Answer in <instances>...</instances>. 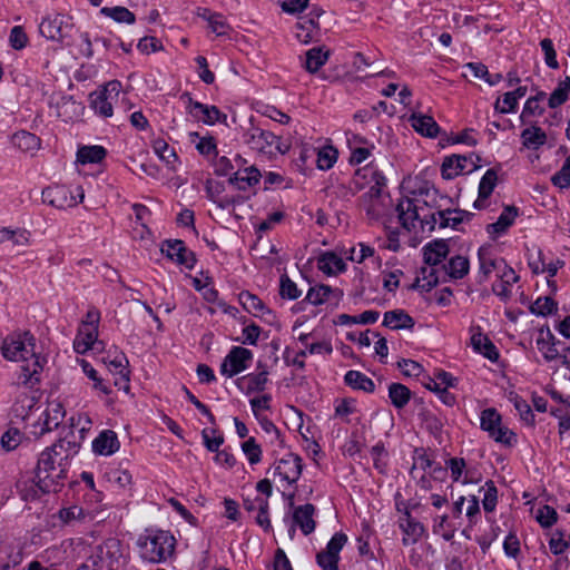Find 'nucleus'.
I'll return each instance as SVG.
<instances>
[{"mask_svg": "<svg viewBox=\"0 0 570 570\" xmlns=\"http://www.w3.org/2000/svg\"><path fill=\"white\" fill-rule=\"evenodd\" d=\"M352 183L357 190L365 185H370L360 198V205L365 210L370 219H380L389 216L393 212V203L386 188V177L377 169L376 166L370 164L356 170Z\"/></svg>", "mask_w": 570, "mask_h": 570, "instance_id": "obj_1", "label": "nucleus"}, {"mask_svg": "<svg viewBox=\"0 0 570 570\" xmlns=\"http://www.w3.org/2000/svg\"><path fill=\"white\" fill-rule=\"evenodd\" d=\"M36 338L30 332L8 335L1 343L2 356L11 362H22L21 383L33 387L40 382L46 360L35 352Z\"/></svg>", "mask_w": 570, "mask_h": 570, "instance_id": "obj_2", "label": "nucleus"}, {"mask_svg": "<svg viewBox=\"0 0 570 570\" xmlns=\"http://www.w3.org/2000/svg\"><path fill=\"white\" fill-rule=\"evenodd\" d=\"M129 547L117 538H109L90 549L78 570H127Z\"/></svg>", "mask_w": 570, "mask_h": 570, "instance_id": "obj_3", "label": "nucleus"}, {"mask_svg": "<svg viewBox=\"0 0 570 570\" xmlns=\"http://www.w3.org/2000/svg\"><path fill=\"white\" fill-rule=\"evenodd\" d=\"M423 194L430 197L429 190L425 193L421 190L420 196ZM433 205L422 197H403L396 204L395 212L397 213L401 226L407 232L414 229L417 224H420L423 232H432L436 226V217L435 214H433Z\"/></svg>", "mask_w": 570, "mask_h": 570, "instance_id": "obj_4", "label": "nucleus"}, {"mask_svg": "<svg viewBox=\"0 0 570 570\" xmlns=\"http://www.w3.org/2000/svg\"><path fill=\"white\" fill-rule=\"evenodd\" d=\"M69 464L50 456V452H41L35 469L33 483L36 490L33 495L57 493L63 487L68 478Z\"/></svg>", "mask_w": 570, "mask_h": 570, "instance_id": "obj_5", "label": "nucleus"}, {"mask_svg": "<svg viewBox=\"0 0 570 570\" xmlns=\"http://www.w3.org/2000/svg\"><path fill=\"white\" fill-rule=\"evenodd\" d=\"M175 547V537L160 529H146L137 539L140 558L151 563L166 562L174 554Z\"/></svg>", "mask_w": 570, "mask_h": 570, "instance_id": "obj_6", "label": "nucleus"}, {"mask_svg": "<svg viewBox=\"0 0 570 570\" xmlns=\"http://www.w3.org/2000/svg\"><path fill=\"white\" fill-rule=\"evenodd\" d=\"M75 419H70L69 425H63L59 432L58 440L42 452H50V456L61 462L70 463L81 448L85 429L75 430Z\"/></svg>", "mask_w": 570, "mask_h": 570, "instance_id": "obj_7", "label": "nucleus"}, {"mask_svg": "<svg viewBox=\"0 0 570 570\" xmlns=\"http://www.w3.org/2000/svg\"><path fill=\"white\" fill-rule=\"evenodd\" d=\"M244 142L253 150L272 158L277 154L284 155L289 150V145L282 141L281 137L269 130L250 126L244 135Z\"/></svg>", "mask_w": 570, "mask_h": 570, "instance_id": "obj_8", "label": "nucleus"}, {"mask_svg": "<svg viewBox=\"0 0 570 570\" xmlns=\"http://www.w3.org/2000/svg\"><path fill=\"white\" fill-rule=\"evenodd\" d=\"M480 428L489 438L507 446L517 444V434L502 425V416L494 407L484 409L480 415Z\"/></svg>", "mask_w": 570, "mask_h": 570, "instance_id": "obj_9", "label": "nucleus"}, {"mask_svg": "<svg viewBox=\"0 0 570 570\" xmlns=\"http://www.w3.org/2000/svg\"><path fill=\"white\" fill-rule=\"evenodd\" d=\"M72 29V18L57 12L48 13L39 23L40 35L59 43L71 37Z\"/></svg>", "mask_w": 570, "mask_h": 570, "instance_id": "obj_10", "label": "nucleus"}, {"mask_svg": "<svg viewBox=\"0 0 570 570\" xmlns=\"http://www.w3.org/2000/svg\"><path fill=\"white\" fill-rule=\"evenodd\" d=\"M76 191L75 195L67 186L52 185L42 190V202L58 209L75 207L85 197L80 186L76 188Z\"/></svg>", "mask_w": 570, "mask_h": 570, "instance_id": "obj_11", "label": "nucleus"}, {"mask_svg": "<svg viewBox=\"0 0 570 570\" xmlns=\"http://www.w3.org/2000/svg\"><path fill=\"white\" fill-rule=\"evenodd\" d=\"M253 352L242 346H233L220 364V374L233 377L247 370L253 361Z\"/></svg>", "mask_w": 570, "mask_h": 570, "instance_id": "obj_12", "label": "nucleus"}, {"mask_svg": "<svg viewBox=\"0 0 570 570\" xmlns=\"http://www.w3.org/2000/svg\"><path fill=\"white\" fill-rule=\"evenodd\" d=\"M160 252L169 261L187 269H193L197 262L195 253L188 249L181 239H165L160 245Z\"/></svg>", "mask_w": 570, "mask_h": 570, "instance_id": "obj_13", "label": "nucleus"}, {"mask_svg": "<svg viewBox=\"0 0 570 570\" xmlns=\"http://www.w3.org/2000/svg\"><path fill=\"white\" fill-rule=\"evenodd\" d=\"M187 99V111L188 114L202 121L205 125L213 126L216 122H225L227 116L223 114L216 106L205 105L199 101H196L191 98L189 92H184L181 95V99Z\"/></svg>", "mask_w": 570, "mask_h": 570, "instance_id": "obj_14", "label": "nucleus"}, {"mask_svg": "<svg viewBox=\"0 0 570 570\" xmlns=\"http://www.w3.org/2000/svg\"><path fill=\"white\" fill-rule=\"evenodd\" d=\"M271 470H273L274 476H279L281 481L292 485L297 482L302 474V459L296 454L288 453L285 458L276 460L267 473Z\"/></svg>", "mask_w": 570, "mask_h": 570, "instance_id": "obj_15", "label": "nucleus"}, {"mask_svg": "<svg viewBox=\"0 0 570 570\" xmlns=\"http://www.w3.org/2000/svg\"><path fill=\"white\" fill-rule=\"evenodd\" d=\"M66 415V411L61 403H49L45 412L40 415L37 425L40 426V431L35 434L42 436L46 433L58 429Z\"/></svg>", "mask_w": 570, "mask_h": 570, "instance_id": "obj_16", "label": "nucleus"}, {"mask_svg": "<svg viewBox=\"0 0 570 570\" xmlns=\"http://www.w3.org/2000/svg\"><path fill=\"white\" fill-rule=\"evenodd\" d=\"M258 373H249L237 380L238 386L242 391L249 395L256 392H263L268 382V371L266 365L262 362L257 363Z\"/></svg>", "mask_w": 570, "mask_h": 570, "instance_id": "obj_17", "label": "nucleus"}, {"mask_svg": "<svg viewBox=\"0 0 570 570\" xmlns=\"http://www.w3.org/2000/svg\"><path fill=\"white\" fill-rule=\"evenodd\" d=\"M343 297V291L340 288H333L325 284L313 286L308 289L305 301L312 305L318 306L324 303H333L337 305Z\"/></svg>", "mask_w": 570, "mask_h": 570, "instance_id": "obj_18", "label": "nucleus"}, {"mask_svg": "<svg viewBox=\"0 0 570 570\" xmlns=\"http://www.w3.org/2000/svg\"><path fill=\"white\" fill-rule=\"evenodd\" d=\"M519 216V208L509 205L503 208L497 222L487 226V233L491 239H497L501 235L505 234L508 229L513 225L515 218Z\"/></svg>", "mask_w": 570, "mask_h": 570, "instance_id": "obj_19", "label": "nucleus"}, {"mask_svg": "<svg viewBox=\"0 0 570 570\" xmlns=\"http://www.w3.org/2000/svg\"><path fill=\"white\" fill-rule=\"evenodd\" d=\"M471 345L476 353L482 354L491 362H497L500 357V353L492 341L482 333L480 326H473L471 328Z\"/></svg>", "mask_w": 570, "mask_h": 570, "instance_id": "obj_20", "label": "nucleus"}, {"mask_svg": "<svg viewBox=\"0 0 570 570\" xmlns=\"http://www.w3.org/2000/svg\"><path fill=\"white\" fill-rule=\"evenodd\" d=\"M479 259V283L485 282L492 272L499 273L501 266H504V259L493 257L491 248L481 246L478 250Z\"/></svg>", "mask_w": 570, "mask_h": 570, "instance_id": "obj_21", "label": "nucleus"}, {"mask_svg": "<svg viewBox=\"0 0 570 570\" xmlns=\"http://www.w3.org/2000/svg\"><path fill=\"white\" fill-rule=\"evenodd\" d=\"M433 214L440 228L452 227L453 229H458L460 224L470 222L474 216L473 213L462 209H433Z\"/></svg>", "mask_w": 570, "mask_h": 570, "instance_id": "obj_22", "label": "nucleus"}, {"mask_svg": "<svg viewBox=\"0 0 570 570\" xmlns=\"http://www.w3.org/2000/svg\"><path fill=\"white\" fill-rule=\"evenodd\" d=\"M448 242L440 238L426 243L422 248L424 263L431 267L442 263L450 252Z\"/></svg>", "mask_w": 570, "mask_h": 570, "instance_id": "obj_23", "label": "nucleus"}, {"mask_svg": "<svg viewBox=\"0 0 570 570\" xmlns=\"http://www.w3.org/2000/svg\"><path fill=\"white\" fill-rule=\"evenodd\" d=\"M409 121L412 128L424 137L436 138L440 134L441 128L432 116L422 112H413Z\"/></svg>", "mask_w": 570, "mask_h": 570, "instance_id": "obj_24", "label": "nucleus"}, {"mask_svg": "<svg viewBox=\"0 0 570 570\" xmlns=\"http://www.w3.org/2000/svg\"><path fill=\"white\" fill-rule=\"evenodd\" d=\"M262 178V174L255 166L244 167L237 169L230 175L228 183L239 190H247L248 188L257 185Z\"/></svg>", "mask_w": 570, "mask_h": 570, "instance_id": "obj_25", "label": "nucleus"}, {"mask_svg": "<svg viewBox=\"0 0 570 570\" xmlns=\"http://www.w3.org/2000/svg\"><path fill=\"white\" fill-rule=\"evenodd\" d=\"M314 513L315 507L312 503L298 505L293 512V523L299 527L304 535H308L315 530Z\"/></svg>", "mask_w": 570, "mask_h": 570, "instance_id": "obj_26", "label": "nucleus"}, {"mask_svg": "<svg viewBox=\"0 0 570 570\" xmlns=\"http://www.w3.org/2000/svg\"><path fill=\"white\" fill-rule=\"evenodd\" d=\"M120 443L116 432L105 430L92 441V451L98 455H111L119 450Z\"/></svg>", "mask_w": 570, "mask_h": 570, "instance_id": "obj_27", "label": "nucleus"}, {"mask_svg": "<svg viewBox=\"0 0 570 570\" xmlns=\"http://www.w3.org/2000/svg\"><path fill=\"white\" fill-rule=\"evenodd\" d=\"M468 159H472V156L452 155L445 157L441 166L442 178L451 180L466 173Z\"/></svg>", "mask_w": 570, "mask_h": 570, "instance_id": "obj_28", "label": "nucleus"}, {"mask_svg": "<svg viewBox=\"0 0 570 570\" xmlns=\"http://www.w3.org/2000/svg\"><path fill=\"white\" fill-rule=\"evenodd\" d=\"M382 325L393 331L412 330L415 321L404 309H392L384 313Z\"/></svg>", "mask_w": 570, "mask_h": 570, "instance_id": "obj_29", "label": "nucleus"}, {"mask_svg": "<svg viewBox=\"0 0 570 570\" xmlns=\"http://www.w3.org/2000/svg\"><path fill=\"white\" fill-rule=\"evenodd\" d=\"M96 344H102L98 341V327L81 325L78 335L75 338L73 346L78 354H83Z\"/></svg>", "mask_w": 570, "mask_h": 570, "instance_id": "obj_30", "label": "nucleus"}, {"mask_svg": "<svg viewBox=\"0 0 570 570\" xmlns=\"http://www.w3.org/2000/svg\"><path fill=\"white\" fill-rule=\"evenodd\" d=\"M535 343L538 350L543 354V357L548 362L559 357L560 352L556 347L557 343L559 342L556 340L554 335L551 333L548 326L540 330V336L537 338Z\"/></svg>", "mask_w": 570, "mask_h": 570, "instance_id": "obj_31", "label": "nucleus"}, {"mask_svg": "<svg viewBox=\"0 0 570 570\" xmlns=\"http://www.w3.org/2000/svg\"><path fill=\"white\" fill-rule=\"evenodd\" d=\"M238 299L243 308L253 314L255 317H261L265 314H272V311L264 304V302L258 296L252 294L248 291L240 292Z\"/></svg>", "mask_w": 570, "mask_h": 570, "instance_id": "obj_32", "label": "nucleus"}, {"mask_svg": "<svg viewBox=\"0 0 570 570\" xmlns=\"http://www.w3.org/2000/svg\"><path fill=\"white\" fill-rule=\"evenodd\" d=\"M344 383L353 390H360L366 393H373L375 391L373 380L360 371H347L344 375Z\"/></svg>", "mask_w": 570, "mask_h": 570, "instance_id": "obj_33", "label": "nucleus"}, {"mask_svg": "<svg viewBox=\"0 0 570 570\" xmlns=\"http://www.w3.org/2000/svg\"><path fill=\"white\" fill-rule=\"evenodd\" d=\"M318 268L327 275H334L344 272L346 264L334 252H325L318 258Z\"/></svg>", "mask_w": 570, "mask_h": 570, "instance_id": "obj_34", "label": "nucleus"}, {"mask_svg": "<svg viewBox=\"0 0 570 570\" xmlns=\"http://www.w3.org/2000/svg\"><path fill=\"white\" fill-rule=\"evenodd\" d=\"M106 156L107 150L102 146H82L77 151V161L82 165L99 164L106 158Z\"/></svg>", "mask_w": 570, "mask_h": 570, "instance_id": "obj_35", "label": "nucleus"}, {"mask_svg": "<svg viewBox=\"0 0 570 570\" xmlns=\"http://www.w3.org/2000/svg\"><path fill=\"white\" fill-rule=\"evenodd\" d=\"M330 57V51L324 50V47H313L306 51L305 69L315 73L324 66Z\"/></svg>", "mask_w": 570, "mask_h": 570, "instance_id": "obj_36", "label": "nucleus"}, {"mask_svg": "<svg viewBox=\"0 0 570 570\" xmlns=\"http://www.w3.org/2000/svg\"><path fill=\"white\" fill-rule=\"evenodd\" d=\"M412 397L411 390L402 383H391L389 385V399L392 405L397 409H404Z\"/></svg>", "mask_w": 570, "mask_h": 570, "instance_id": "obj_37", "label": "nucleus"}, {"mask_svg": "<svg viewBox=\"0 0 570 570\" xmlns=\"http://www.w3.org/2000/svg\"><path fill=\"white\" fill-rule=\"evenodd\" d=\"M522 145L528 149H539L547 142L546 132L538 126H531L521 132Z\"/></svg>", "mask_w": 570, "mask_h": 570, "instance_id": "obj_38", "label": "nucleus"}, {"mask_svg": "<svg viewBox=\"0 0 570 570\" xmlns=\"http://www.w3.org/2000/svg\"><path fill=\"white\" fill-rule=\"evenodd\" d=\"M445 273L453 279L463 278L470 269V262L468 257L455 255L450 258L449 263L443 265Z\"/></svg>", "mask_w": 570, "mask_h": 570, "instance_id": "obj_39", "label": "nucleus"}, {"mask_svg": "<svg viewBox=\"0 0 570 570\" xmlns=\"http://www.w3.org/2000/svg\"><path fill=\"white\" fill-rule=\"evenodd\" d=\"M90 107L95 110L96 114L102 117H111L112 116V104L111 99L105 95V92L94 91L89 96Z\"/></svg>", "mask_w": 570, "mask_h": 570, "instance_id": "obj_40", "label": "nucleus"}, {"mask_svg": "<svg viewBox=\"0 0 570 570\" xmlns=\"http://www.w3.org/2000/svg\"><path fill=\"white\" fill-rule=\"evenodd\" d=\"M12 142L22 151H32L40 147V138L29 131H18L12 136Z\"/></svg>", "mask_w": 570, "mask_h": 570, "instance_id": "obj_41", "label": "nucleus"}, {"mask_svg": "<svg viewBox=\"0 0 570 570\" xmlns=\"http://www.w3.org/2000/svg\"><path fill=\"white\" fill-rule=\"evenodd\" d=\"M100 13L119 23L132 24L136 21L135 14L126 7L121 6L104 7L101 8Z\"/></svg>", "mask_w": 570, "mask_h": 570, "instance_id": "obj_42", "label": "nucleus"}, {"mask_svg": "<svg viewBox=\"0 0 570 570\" xmlns=\"http://www.w3.org/2000/svg\"><path fill=\"white\" fill-rule=\"evenodd\" d=\"M558 303L550 296L538 297L530 306V312L538 316H548L556 314Z\"/></svg>", "mask_w": 570, "mask_h": 570, "instance_id": "obj_43", "label": "nucleus"}, {"mask_svg": "<svg viewBox=\"0 0 570 570\" xmlns=\"http://www.w3.org/2000/svg\"><path fill=\"white\" fill-rule=\"evenodd\" d=\"M104 360L114 374H118L119 372L126 373V370H128V358L125 353L117 347L114 348V352L109 351L107 357Z\"/></svg>", "mask_w": 570, "mask_h": 570, "instance_id": "obj_44", "label": "nucleus"}, {"mask_svg": "<svg viewBox=\"0 0 570 570\" xmlns=\"http://www.w3.org/2000/svg\"><path fill=\"white\" fill-rule=\"evenodd\" d=\"M400 528L405 534L412 537L414 541L419 540L425 532L424 525L412 518L409 511H406L405 517L401 519Z\"/></svg>", "mask_w": 570, "mask_h": 570, "instance_id": "obj_45", "label": "nucleus"}, {"mask_svg": "<svg viewBox=\"0 0 570 570\" xmlns=\"http://www.w3.org/2000/svg\"><path fill=\"white\" fill-rule=\"evenodd\" d=\"M262 430L269 435V443L285 448V441L277 426L266 416L258 419Z\"/></svg>", "mask_w": 570, "mask_h": 570, "instance_id": "obj_46", "label": "nucleus"}, {"mask_svg": "<svg viewBox=\"0 0 570 570\" xmlns=\"http://www.w3.org/2000/svg\"><path fill=\"white\" fill-rule=\"evenodd\" d=\"M316 165L318 169L328 170L337 159V150L333 147H324L316 150Z\"/></svg>", "mask_w": 570, "mask_h": 570, "instance_id": "obj_47", "label": "nucleus"}, {"mask_svg": "<svg viewBox=\"0 0 570 570\" xmlns=\"http://www.w3.org/2000/svg\"><path fill=\"white\" fill-rule=\"evenodd\" d=\"M497 171L493 168L488 169L479 183L478 193H480V197L489 198L497 186Z\"/></svg>", "mask_w": 570, "mask_h": 570, "instance_id": "obj_48", "label": "nucleus"}, {"mask_svg": "<svg viewBox=\"0 0 570 570\" xmlns=\"http://www.w3.org/2000/svg\"><path fill=\"white\" fill-rule=\"evenodd\" d=\"M371 456L373 459L374 468L382 474L386 473L387 452L382 442H379L374 446H372Z\"/></svg>", "mask_w": 570, "mask_h": 570, "instance_id": "obj_49", "label": "nucleus"}, {"mask_svg": "<svg viewBox=\"0 0 570 570\" xmlns=\"http://www.w3.org/2000/svg\"><path fill=\"white\" fill-rule=\"evenodd\" d=\"M202 438L205 448L209 452H217L219 446L224 443V438L216 429H204Z\"/></svg>", "mask_w": 570, "mask_h": 570, "instance_id": "obj_50", "label": "nucleus"}, {"mask_svg": "<svg viewBox=\"0 0 570 570\" xmlns=\"http://www.w3.org/2000/svg\"><path fill=\"white\" fill-rule=\"evenodd\" d=\"M242 450L246 455L249 464L254 465L261 462L262 449L261 445L256 442L255 438H249L248 440L243 442Z\"/></svg>", "mask_w": 570, "mask_h": 570, "instance_id": "obj_51", "label": "nucleus"}, {"mask_svg": "<svg viewBox=\"0 0 570 570\" xmlns=\"http://www.w3.org/2000/svg\"><path fill=\"white\" fill-rule=\"evenodd\" d=\"M153 148L158 157L167 165H173L178 159L174 148H170L163 139L155 140Z\"/></svg>", "mask_w": 570, "mask_h": 570, "instance_id": "obj_52", "label": "nucleus"}, {"mask_svg": "<svg viewBox=\"0 0 570 570\" xmlns=\"http://www.w3.org/2000/svg\"><path fill=\"white\" fill-rule=\"evenodd\" d=\"M513 404L515 410L518 411L520 419L529 426H533L535 423V416L533 414L532 409L527 403L525 400L515 395L513 399Z\"/></svg>", "mask_w": 570, "mask_h": 570, "instance_id": "obj_53", "label": "nucleus"}, {"mask_svg": "<svg viewBox=\"0 0 570 570\" xmlns=\"http://www.w3.org/2000/svg\"><path fill=\"white\" fill-rule=\"evenodd\" d=\"M279 294L283 298L296 299L301 296L302 292L286 274H283L279 279Z\"/></svg>", "mask_w": 570, "mask_h": 570, "instance_id": "obj_54", "label": "nucleus"}, {"mask_svg": "<svg viewBox=\"0 0 570 570\" xmlns=\"http://www.w3.org/2000/svg\"><path fill=\"white\" fill-rule=\"evenodd\" d=\"M22 434L17 428H10L1 436V446L7 452L16 450L21 443Z\"/></svg>", "mask_w": 570, "mask_h": 570, "instance_id": "obj_55", "label": "nucleus"}, {"mask_svg": "<svg viewBox=\"0 0 570 570\" xmlns=\"http://www.w3.org/2000/svg\"><path fill=\"white\" fill-rule=\"evenodd\" d=\"M83 517V509L79 505L62 508L57 513V518L60 520L61 524H70L76 520L82 519Z\"/></svg>", "mask_w": 570, "mask_h": 570, "instance_id": "obj_56", "label": "nucleus"}, {"mask_svg": "<svg viewBox=\"0 0 570 570\" xmlns=\"http://www.w3.org/2000/svg\"><path fill=\"white\" fill-rule=\"evenodd\" d=\"M498 502V489L493 481H487L484 497L482 500L483 509L485 512H492Z\"/></svg>", "mask_w": 570, "mask_h": 570, "instance_id": "obj_57", "label": "nucleus"}, {"mask_svg": "<svg viewBox=\"0 0 570 570\" xmlns=\"http://www.w3.org/2000/svg\"><path fill=\"white\" fill-rule=\"evenodd\" d=\"M517 107L518 100L510 91L503 95L502 100L498 98L494 104L495 111L500 114H512L515 111Z\"/></svg>", "mask_w": 570, "mask_h": 570, "instance_id": "obj_58", "label": "nucleus"}, {"mask_svg": "<svg viewBox=\"0 0 570 570\" xmlns=\"http://www.w3.org/2000/svg\"><path fill=\"white\" fill-rule=\"evenodd\" d=\"M540 47L544 52V62L551 69H558L559 62L557 60V52L553 47V42L549 38H544L540 41Z\"/></svg>", "mask_w": 570, "mask_h": 570, "instance_id": "obj_59", "label": "nucleus"}, {"mask_svg": "<svg viewBox=\"0 0 570 570\" xmlns=\"http://www.w3.org/2000/svg\"><path fill=\"white\" fill-rule=\"evenodd\" d=\"M258 510L257 515L255 518L256 523L264 529V531L269 532L272 530L271 520L268 517L269 503L267 499H259L258 501Z\"/></svg>", "mask_w": 570, "mask_h": 570, "instance_id": "obj_60", "label": "nucleus"}, {"mask_svg": "<svg viewBox=\"0 0 570 570\" xmlns=\"http://www.w3.org/2000/svg\"><path fill=\"white\" fill-rule=\"evenodd\" d=\"M558 520L557 511L550 505H543L537 512V521L542 528H551Z\"/></svg>", "mask_w": 570, "mask_h": 570, "instance_id": "obj_61", "label": "nucleus"}, {"mask_svg": "<svg viewBox=\"0 0 570 570\" xmlns=\"http://www.w3.org/2000/svg\"><path fill=\"white\" fill-rule=\"evenodd\" d=\"M340 556H334L325 550L316 554V563L323 570H338Z\"/></svg>", "mask_w": 570, "mask_h": 570, "instance_id": "obj_62", "label": "nucleus"}, {"mask_svg": "<svg viewBox=\"0 0 570 570\" xmlns=\"http://www.w3.org/2000/svg\"><path fill=\"white\" fill-rule=\"evenodd\" d=\"M356 410V400L352 397H345L342 400H336L335 402V416L346 417L350 414L355 413Z\"/></svg>", "mask_w": 570, "mask_h": 570, "instance_id": "obj_63", "label": "nucleus"}, {"mask_svg": "<svg viewBox=\"0 0 570 570\" xmlns=\"http://www.w3.org/2000/svg\"><path fill=\"white\" fill-rule=\"evenodd\" d=\"M397 367L403 375L409 377H417L423 372L422 365L413 360L402 358L397 362Z\"/></svg>", "mask_w": 570, "mask_h": 570, "instance_id": "obj_64", "label": "nucleus"}]
</instances>
